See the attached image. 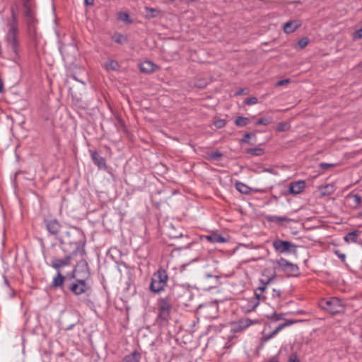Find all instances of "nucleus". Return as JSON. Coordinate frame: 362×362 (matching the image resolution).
Segmentation results:
<instances>
[{"mask_svg": "<svg viewBox=\"0 0 362 362\" xmlns=\"http://www.w3.org/2000/svg\"><path fill=\"white\" fill-rule=\"evenodd\" d=\"M18 10V5L15 3L11 8V19L8 23V29L5 36L6 48L13 61H16L20 57Z\"/></svg>", "mask_w": 362, "mask_h": 362, "instance_id": "f257e3e1", "label": "nucleus"}, {"mask_svg": "<svg viewBox=\"0 0 362 362\" xmlns=\"http://www.w3.org/2000/svg\"><path fill=\"white\" fill-rule=\"evenodd\" d=\"M71 235H80V233L75 229L65 233V237H64L65 240L61 243L62 249L66 250V244H69L73 245V250L69 255H66L63 259L55 258L52 259L51 265L57 270L68 266L70 264L71 259L77 255L83 256L85 254L84 243L81 240H71L69 238H71Z\"/></svg>", "mask_w": 362, "mask_h": 362, "instance_id": "f03ea898", "label": "nucleus"}, {"mask_svg": "<svg viewBox=\"0 0 362 362\" xmlns=\"http://www.w3.org/2000/svg\"><path fill=\"white\" fill-rule=\"evenodd\" d=\"M20 8L23 19L30 35L35 34L38 23L35 0H20Z\"/></svg>", "mask_w": 362, "mask_h": 362, "instance_id": "7ed1b4c3", "label": "nucleus"}, {"mask_svg": "<svg viewBox=\"0 0 362 362\" xmlns=\"http://www.w3.org/2000/svg\"><path fill=\"white\" fill-rule=\"evenodd\" d=\"M168 276L164 269L158 270L151 279L150 289L154 293H159L163 291L167 285Z\"/></svg>", "mask_w": 362, "mask_h": 362, "instance_id": "20e7f679", "label": "nucleus"}, {"mask_svg": "<svg viewBox=\"0 0 362 362\" xmlns=\"http://www.w3.org/2000/svg\"><path fill=\"white\" fill-rule=\"evenodd\" d=\"M322 309L327 310L332 314L339 313L343 310L344 305L341 300L336 297L329 299H324L320 302Z\"/></svg>", "mask_w": 362, "mask_h": 362, "instance_id": "39448f33", "label": "nucleus"}, {"mask_svg": "<svg viewBox=\"0 0 362 362\" xmlns=\"http://www.w3.org/2000/svg\"><path fill=\"white\" fill-rule=\"evenodd\" d=\"M172 299L170 296L158 300V316L163 320H168L172 310Z\"/></svg>", "mask_w": 362, "mask_h": 362, "instance_id": "423d86ee", "label": "nucleus"}, {"mask_svg": "<svg viewBox=\"0 0 362 362\" xmlns=\"http://www.w3.org/2000/svg\"><path fill=\"white\" fill-rule=\"evenodd\" d=\"M272 246L276 252L279 253L290 254L295 252L296 249V245L293 243L280 239L275 240L272 243Z\"/></svg>", "mask_w": 362, "mask_h": 362, "instance_id": "0eeeda50", "label": "nucleus"}, {"mask_svg": "<svg viewBox=\"0 0 362 362\" xmlns=\"http://www.w3.org/2000/svg\"><path fill=\"white\" fill-rule=\"evenodd\" d=\"M279 267L289 276H296L299 274L298 267L284 258H281L277 261Z\"/></svg>", "mask_w": 362, "mask_h": 362, "instance_id": "6e6552de", "label": "nucleus"}, {"mask_svg": "<svg viewBox=\"0 0 362 362\" xmlns=\"http://www.w3.org/2000/svg\"><path fill=\"white\" fill-rule=\"evenodd\" d=\"M89 286L83 279H78L70 285L69 289L76 295H81L89 289Z\"/></svg>", "mask_w": 362, "mask_h": 362, "instance_id": "1a4fd4ad", "label": "nucleus"}, {"mask_svg": "<svg viewBox=\"0 0 362 362\" xmlns=\"http://www.w3.org/2000/svg\"><path fill=\"white\" fill-rule=\"evenodd\" d=\"M274 279V274H272L269 277H267V279H260V285L257 288L255 292V295L257 299L259 300L261 299L265 298V297L262 295V293L267 289V285L273 281Z\"/></svg>", "mask_w": 362, "mask_h": 362, "instance_id": "9d476101", "label": "nucleus"}, {"mask_svg": "<svg viewBox=\"0 0 362 362\" xmlns=\"http://www.w3.org/2000/svg\"><path fill=\"white\" fill-rule=\"evenodd\" d=\"M45 223L46 228L50 234H52V235L58 234V233L61 228V224L57 219H55V218L45 219Z\"/></svg>", "mask_w": 362, "mask_h": 362, "instance_id": "9b49d317", "label": "nucleus"}, {"mask_svg": "<svg viewBox=\"0 0 362 362\" xmlns=\"http://www.w3.org/2000/svg\"><path fill=\"white\" fill-rule=\"evenodd\" d=\"M74 272L83 274V277H88L90 276L88 264L83 259L78 262Z\"/></svg>", "mask_w": 362, "mask_h": 362, "instance_id": "f8f14e48", "label": "nucleus"}, {"mask_svg": "<svg viewBox=\"0 0 362 362\" xmlns=\"http://www.w3.org/2000/svg\"><path fill=\"white\" fill-rule=\"evenodd\" d=\"M305 187V182L303 180L291 182L289 185V192L293 194H300Z\"/></svg>", "mask_w": 362, "mask_h": 362, "instance_id": "ddd939ff", "label": "nucleus"}, {"mask_svg": "<svg viewBox=\"0 0 362 362\" xmlns=\"http://www.w3.org/2000/svg\"><path fill=\"white\" fill-rule=\"evenodd\" d=\"M177 292L180 295V297L183 298L180 302V303L182 305H187L188 301L192 298V293L189 289L177 288Z\"/></svg>", "mask_w": 362, "mask_h": 362, "instance_id": "4468645a", "label": "nucleus"}, {"mask_svg": "<svg viewBox=\"0 0 362 362\" xmlns=\"http://www.w3.org/2000/svg\"><path fill=\"white\" fill-rule=\"evenodd\" d=\"M157 66L150 61H145L140 64V71L143 73L150 74L153 72Z\"/></svg>", "mask_w": 362, "mask_h": 362, "instance_id": "2eb2a0df", "label": "nucleus"}, {"mask_svg": "<svg viewBox=\"0 0 362 362\" xmlns=\"http://www.w3.org/2000/svg\"><path fill=\"white\" fill-rule=\"evenodd\" d=\"M300 26V23L297 21H288L284 24V31L286 33H291L294 32Z\"/></svg>", "mask_w": 362, "mask_h": 362, "instance_id": "dca6fc26", "label": "nucleus"}, {"mask_svg": "<svg viewBox=\"0 0 362 362\" xmlns=\"http://www.w3.org/2000/svg\"><path fill=\"white\" fill-rule=\"evenodd\" d=\"M90 155L93 163L96 165H98L99 168H103L105 166V160L102 156H100L99 153H98L96 151H91Z\"/></svg>", "mask_w": 362, "mask_h": 362, "instance_id": "f3484780", "label": "nucleus"}, {"mask_svg": "<svg viewBox=\"0 0 362 362\" xmlns=\"http://www.w3.org/2000/svg\"><path fill=\"white\" fill-rule=\"evenodd\" d=\"M141 355L138 351H134L124 357L122 362H140Z\"/></svg>", "mask_w": 362, "mask_h": 362, "instance_id": "a211bd4d", "label": "nucleus"}, {"mask_svg": "<svg viewBox=\"0 0 362 362\" xmlns=\"http://www.w3.org/2000/svg\"><path fill=\"white\" fill-rule=\"evenodd\" d=\"M205 239L209 242L214 243H222L227 242V239L218 233H212L205 236Z\"/></svg>", "mask_w": 362, "mask_h": 362, "instance_id": "6ab92c4d", "label": "nucleus"}, {"mask_svg": "<svg viewBox=\"0 0 362 362\" xmlns=\"http://www.w3.org/2000/svg\"><path fill=\"white\" fill-rule=\"evenodd\" d=\"M144 10L146 11L145 18L147 19L156 18L160 13V11L154 8L146 6L144 7Z\"/></svg>", "mask_w": 362, "mask_h": 362, "instance_id": "aec40b11", "label": "nucleus"}, {"mask_svg": "<svg viewBox=\"0 0 362 362\" xmlns=\"http://www.w3.org/2000/svg\"><path fill=\"white\" fill-rule=\"evenodd\" d=\"M267 220L269 222H273L278 224H281L282 222H288L290 219L286 216H268Z\"/></svg>", "mask_w": 362, "mask_h": 362, "instance_id": "412c9836", "label": "nucleus"}, {"mask_svg": "<svg viewBox=\"0 0 362 362\" xmlns=\"http://www.w3.org/2000/svg\"><path fill=\"white\" fill-rule=\"evenodd\" d=\"M64 276L59 272L53 279L52 286L54 288L61 287L64 284Z\"/></svg>", "mask_w": 362, "mask_h": 362, "instance_id": "4be33fe9", "label": "nucleus"}, {"mask_svg": "<svg viewBox=\"0 0 362 362\" xmlns=\"http://www.w3.org/2000/svg\"><path fill=\"white\" fill-rule=\"evenodd\" d=\"M296 322H297V320H286L284 323L280 324L278 327H276V329L272 332L271 337L276 335L279 331H281L284 327L291 325L296 323Z\"/></svg>", "mask_w": 362, "mask_h": 362, "instance_id": "5701e85b", "label": "nucleus"}, {"mask_svg": "<svg viewBox=\"0 0 362 362\" xmlns=\"http://www.w3.org/2000/svg\"><path fill=\"white\" fill-rule=\"evenodd\" d=\"M235 188L238 192L244 194H247L250 192V187L240 182H236Z\"/></svg>", "mask_w": 362, "mask_h": 362, "instance_id": "b1692460", "label": "nucleus"}, {"mask_svg": "<svg viewBox=\"0 0 362 362\" xmlns=\"http://www.w3.org/2000/svg\"><path fill=\"white\" fill-rule=\"evenodd\" d=\"M105 67L108 71H117L119 69V65L117 61L110 60L105 64Z\"/></svg>", "mask_w": 362, "mask_h": 362, "instance_id": "393cba45", "label": "nucleus"}, {"mask_svg": "<svg viewBox=\"0 0 362 362\" xmlns=\"http://www.w3.org/2000/svg\"><path fill=\"white\" fill-rule=\"evenodd\" d=\"M357 236H358V232L356 230H354V231H351V232L349 233L344 237V239L346 243H349V242L355 243V242H356Z\"/></svg>", "mask_w": 362, "mask_h": 362, "instance_id": "a878e982", "label": "nucleus"}, {"mask_svg": "<svg viewBox=\"0 0 362 362\" xmlns=\"http://www.w3.org/2000/svg\"><path fill=\"white\" fill-rule=\"evenodd\" d=\"M249 122V119L245 117H238L235 120V125L238 127H245Z\"/></svg>", "mask_w": 362, "mask_h": 362, "instance_id": "bb28decb", "label": "nucleus"}, {"mask_svg": "<svg viewBox=\"0 0 362 362\" xmlns=\"http://www.w3.org/2000/svg\"><path fill=\"white\" fill-rule=\"evenodd\" d=\"M246 153L253 156H261L264 153V150L261 148H251L246 149Z\"/></svg>", "mask_w": 362, "mask_h": 362, "instance_id": "cd10ccee", "label": "nucleus"}, {"mask_svg": "<svg viewBox=\"0 0 362 362\" xmlns=\"http://www.w3.org/2000/svg\"><path fill=\"white\" fill-rule=\"evenodd\" d=\"M252 324V321L248 318L240 320L238 322V326H239L240 329H241L248 327Z\"/></svg>", "mask_w": 362, "mask_h": 362, "instance_id": "c85d7f7f", "label": "nucleus"}, {"mask_svg": "<svg viewBox=\"0 0 362 362\" xmlns=\"http://www.w3.org/2000/svg\"><path fill=\"white\" fill-rule=\"evenodd\" d=\"M118 19L127 23H132V22L129 14L125 12H119L118 13Z\"/></svg>", "mask_w": 362, "mask_h": 362, "instance_id": "c756f323", "label": "nucleus"}, {"mask_svg": "<svg viewBox=\"0 0 362 362\" xmlns=\"http://www.w3.org/2000/svg\"><path fill=\"white\" fill-rule=\"evenodd\" d=\"M112 38L118 44H123L127 42V37L120 33H116Z\"/></svg>", "mask_w": 362, "mask_h": 362, "instance_id": "7c9ffc66", "label": "nucleus"}, {"mask_svg": "<svg viewBox=\"0 0 362 362\" xmlns=\"http://www.w3.org/2000/svg\"><path fill=\"white\" fill-rule=\"evenodd\" d=\"M272 122V117L261 118L257 121L256 124L267 126V125L271 124Z\"/></svg>", "mask_w": 362, "mask_h": 362, "instance_id": "2f4dec72", "label": "nucleus"}, {"mask_svg": "<svg viewBox=\"0 0 362 362\" xmlns=\"http://www.w3.org/2000/svg\"><path fill=\"white\" fill-rule=\"evenodd\" d=\"M222 153L219 151H214L209 154L210 158L214 160H219L222 157Z\"/></svg>", "mask_w": 362, "mask_h": 362, "instance_id": "473e14b6", "label": "nucleus"}, {"mask_svg": "<svg viewBox=\"0 0 362 362\" xmlns=\"http://www.w3.org/2000/svg\"><path fill=\"white\" fill-rule=\"evenodd\" d=\"M309 42V40L308 37H305L298 40V45L300 47V48H304L308 45Z\"/></svg>", "mask_w": 362, "mask_h": 362, "instance_id": "72a5a7b5", "label": "nucleus"}, {"mask_svg": "<svg viewBox=\"0 0 362 362\" xmlns=\"http://www.w3.org/2000/svg\"><path fill=\"white\" fill-rule=\"evenodd\" d=\"M258 103V100L256 97H250L245 100V104L247 105H255Z\"/></svg>", "mask_w": 362, "mask_h": 362, "instance_id": "f704fd0d", "label": "nucleus"}, {"mask_svg": "<svg viewBox=\"0 0 362 362\" xmlns=\"http://www.w3.org/2000/svg\"><path fill=\"white\" fill-rule=\"evenodd\" d=\"M226 124V122L224 119H220L214 122V125L218 129L223 128V127H225Z\"/></svg>", "mask_w": 362, "mask_h": 362, "instance_id": "c9c22d12", "label": "nucleus"}, {"mask_svg": "<svg viewBox=\"0 0 362 362\" xmlns=\"http://www.w3.org/2000/svg\"><path fill=\"white\" fill-rule=\"evenodd\" d=\"M283 315L284 314L283 313H279V314H277V313H273L272 315H268L267 317L268 318H272L274 319L275 321H279V320H281L283 319Z\"/></svg>", "mask_w": 362, "mask_h": 362, "instance_id": "e433bc0d", "label": "nucleus"}, {"mask_svg": "<svg viewBox=\"0 0 362 362\" xmlns=\"http://www.w3.org/2000/svg\"><path fill=\"white\" fill-rule=\"evenodd\" d=\"M288 124L284 122L279 123L277 127V130L279 132H284L288 129Z\"/></svg>", "mask_w": 362, "mask_h": 362, "instance_id": "4c0bfd02", "label": "nucleus"}, {"mask_svg": "<svg viewBox=\"0 0 362 362\" xmlns=\"http://www.w3.org/2000/svg\"><path fill=\"white\" fill-rule=\"evenodd\" d=\"M352 198L354 199V202L357 205L360 204L362 202L361 197L358 194L352 195Z\"/></svg>", "mask_w": 362, "mask_h": 362, "instance_id": "58836bf2", "label": "nucleus"}, {"mask_svg": "<svg viewBox=\"0 0 362 362\" xmlns=\"http://www.w3.org/2000/svg\"><path fill=\"white\" fill-rule=\"evenodd\" d=\"M362 38V28L356 30L354 34V39H361Z\"/></svg>", "mask_w": 362, "mask_h": 362, "instance_id": "ea45409f", "label": "nucleus"}, {"mask_svg": "<svg viewBox=\"0 0 362 362\" xmlns=\"http://www.w3.org/2000/svg\"><path fill=\"white\" fill-rule=\"evenodd\" d=\"M288 362H300L296 354H293L289 356Z\"/></svg>", "mask_w": 362, "mask_h": 362, "instance_id": "a19ab883", "label": "nucleus"}, {"mask_svg": "<svg viewBox=\"0 0 362 362\" xmlns=\"http://www.w3.org/2000/svg\"><path fill=\"white\" fill-rule=\"evenodd\" d=\"M320 166L322 169H324V170H327L328 169L329 167H332L334 166V164H331V163H321L320 164Z\"/></svg>", "mask_w": 362, "mask_h": 362, "instance_id": "79ce46f5", "label": "nucleus"}, {"mask_svg": "<svg viewBox=\"0 0 362 362\" xmlns=\"http://www.w3.org/2000/svg\"><path fill=\"white\" fill-rule=\"evenodd\" d=\"M288 82H289L288 79L281 80L277 82L276 86H284L285 84H287Z\"/></svg>", "mask_w": 362, "mask_h": 362, "instance_id": "37998d69", "label": "nucleus"}, {"mask_svg": "<svg viewBox=\"0 0 362 362\" xmlns=\"http://www.w3.org/2000/svg\"><path fill=\"white\" fill-rule=\"evenodd\" d=\"M252 134L250 133H247L245 134L244 137L243 138V141L245 143H247L251 137Z\"/></svg>", "mask_w": 362, "mask_h": 362, "instance_id": "c03bdc74", "label": "nucleus"}, {"mask_svg": "<svg viewBox=\"0 0 362 362\" xmlns=\"http://www.w3.org/2000/svg\"><path fill=\"white\" fill-rule=\"evenodd\" d=\"M268 362H279V358L276 356H274L269 359Z\"/></svg>", "mask_w": 362, "mask_h": 362, "instance_id": "a18cd8bd", "label": "nucleus"}, {"mask_svg": "<svg viewBox=\"0 0 362 362\" xmlns=\"http://www.w3.org/2000/svg\"><path fill=\"white\" fill-rule=\"evenodd\" d=\"M355 68H356L358 71H359L362 72V61H361V62H359L358 64H357L356 65Z\"/></svg>", "mask_w": 362, "mask_h": 362, "instance_id": "49530a36", "label": "nucleus"}, {"mask_svg": "<svg viewBox=\"0 0 362 362\" xmlns=\"http://www.w3.org/2000/svg\"><path fill=\"white\" fill-rule=\"evenodd\" d=\"M3 278H4V281L5 285H6L8 288H10V284H9V282H8V281L7 278H6L5 276H3Z\"/></svg>", "mask_w": 362, "mask_h": 362, "instance_id": "de8ad7c7", "label": "nucleus"}, {"mask_svg": "<svg viewBox=\"0 0 362 362\" xmlns=\"http://www.w3.org/2000/svg\"><path fill=\"white\" fill-rule=\"evenodd\" d=\"M84 2L86 5L90 6L93 4L94 0H84Z\"/></svg>", "mask_w": 362, "mask_h": 362, "instance_id": "09e8293b", "label": "nucleus"}, {"mask_svg": "<svg viewBox=\"0 0 362 362\" xmlns=\"http://www.w3.org/2000/svg\"><path fill=\"white\" fill-rule=\"evenodd\" d=\"M74 327V324H71V325H70L67 326V327L65 328V329H66V330H71V329H73V327Z\"/></svg>", "mask_w": 362, "mask_h": 362, "instance_id": "8fccbe9b", "label": "nucleus"}, {"mask_svg": "<svg viewBox=\"0 0 362 362\" xmlns=\"http://www.w3.org/2000/svg\"><path fill=\"white\" fill-rule=\"evenodd\" d=\"M243 92H244V89H240V90H239L236 93V95H242V94H243Z\"/></svg>", "mask_w": 362, "mask_h": 362, "instance_id": "3c124183", "label": "nucleus"}, {"mask_svg": "<svg viewBox=\"0 0 362 362\" xmlns=\"http://www.w3.org/2000/svg\"><path fill=\"white\" fill-rule=\"evenodd\" d=\"M11 297H13L15 295L14 291L12 289H11Z\"/></svg>", "mask_w": 362, "mask_h": 362, "instance_id": "603ef678", "label": "nucleus"}, {"mask_svg": "<svg viewBox=\"0 0 362 362\" xmlns=\"http://www.w3.org/2000/svg\"><path fill=\"white\" fill-rule=\"evenodd\" d=\"M345 257H346V256H345V255H344V254H343V255H341L340 256V258H341V259H345Z\"/></svg>", "mask_w": 362, "mask_h": 362, "instance_id": "864d4df0", "label": "nucleus"}, {"mask_svg": "<svg viewBox=\"0 0 362 362\" xmlns=\"http://www.w3.org/2000/svg\"><path fill=\"white\" fill-rule=\"evenodd\" d=\"M206 276H207V277H211V275H210V274H207V275H206Z\"/></svg>", "mask_w": 362, "mask_h": 362, "instance_id": "5fc2aeb1", "label": "nucleus"}, {"mask_svg": "<svg viewBox=\"0 0 362 362\" xmlns=\"http://www.w3.org/2000/svg\"><path fill=\"white\" fill-rule=\"evenodd\" d=\"M277 295L280 296V292L279 291H278Z\"/></svg>", "mask_w": 362, "mask_h": 362, "instance_id": "6e6d98bb", "label": "nucleus"}, {"mask_svg": "<svg viewBox=\"0 0 362 362\" xmlns=\"http://www.w3.org/2000/svg\"><path fill=\"white\" fill-rule=\"evenodd\" d=\"M361 216H362V212L361 213Z\"/></svg>", "mask_w": 362, "mask_h": 362, "instance_id": "4d7b16f0", "label": "nucleus"}]
</instances>
